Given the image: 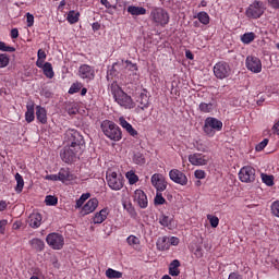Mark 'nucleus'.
I'll return each instance as SVG.
<instances>
[{
    "instance_id": "nucleus-33",
    "label": "nucleus",
    "mask_w": 279,
    "mask_h": 279,
    "mask_svg": "<svg viewBox=\"0 0 279 279\" xmlns=\"http://www.w3.org/2000/svg\"><path fill=\"white\" fill-rule=\"evenodd\" d=\"M26 108L25 121L26 123H33L34 119H36V116L34 114V105H27Z\"/></svg>"
},
{
    "instance_id": "nucleus-23",
    "label": "nucleus",
    "mask_w": 279,
    "mask_h": 279,
    "mask_svg": "<svg viewBox=\"0 0 279 279\" xmlns=\"http://www.w3.org/2000/svg\"><path fill=\"white\" fill-rule=\"evenodd\" d=\"M28 244L35 252H43L45 250V241L40 240L39 238L29 240Z\"/></svg>"
},
{
    "instance_id": "nucleus-8",
    "label": "nucleus",
    "mask_w": 279,
    "mask_h": 279,
    "mask_svg": "<svg viewBox=\"0 0 279 279\" xmlns=\"http://www.w3.org/2000/svg\"><path fill=\"white\" fill-rule=\"evenodd\" d=\"M82 150H76L75 148H72L71 146L66 145L61 150L60 156L63 162L71 165V162H75L77 158H80Z\"/></svg>"
},
{
    "instance_id": "nucleus-21",
    "label": "nucleus",
    "mask_w": 279,
    "mask_h": 279,
    "mask_svg": "<svg viewBox=\"0 0 279 279\" xmlns=\"http://www.w3.org/2000/svg\"><path fill=\"white\" fill-rule=\"evenodd\" d=\"M108 215H110V209H108V207L102 208L100 211L95 214L93 223H104L106 219H108Z\"/></svg>"
},
{
    "instance_id": "nucleus-54",
    "label": "nucleus",
    "mask_w": 279,
    "mask_h": 279,
    "mask_svg": "<svg viewBox=\"0 0 279 279\" xmlns=\"http://www.w3.org/2000/svg\"><path fill=\"white\" fill-rule=\"evenodd\" d=\"M8 226V220H0V234H5V228Z\"/></svg>"
},
{
    "instance_id": "nucleus-7",
    "label": "nucleus",
    "mask_w": 279,
    "mask_h": 279,
    "mask_svg": "<svg viewBox=\"0 0 279 279\" xmlns=\"http://www.w3.org/2000/svg\"><path fill=\"white\" fill-rule=\"evenodd\" d=\"M232 73V68H230V63L226 61H219L214 65V75L217 80H226L230 77Z\"/></svg>"
},
{
    "instance_id": "nucleus-13",
    "label": "nucleus",
    "mask_w": 279,
    "mask_h": 279,
    "mask_svg": "<svg viewBox=\"0 0 279 279\" xmlns=\"http://www.w3.org/2000/svg\"><path fill=\"white\" fill-rule=\"evenodd\" d=\"M169 178L172 182L180 184L181 186H186L189 184V178H186V174L179 169L170 170Z\"/></svg>"
},
{
    "instance_id": "nucleus-42",
    "label": "nucleus",
    "mask_w": 279,
    "mask_h": 279,
    "mask_svg": "<svg viewBox=\"0 0 279 279\" xmlns=\"http://www.w3.org/2000/svg\"><path fill=\"white\" fill-rule=\"evenodd\" d=\"M10 64V56L8 53H0V69H5Z\"/></svg>"
},
{
    "instance_id": "nucleus-49",
    "label": "nucleus",
    "mask_w": 279,
    "mask_h": 279,
    "mask_svg": "<svg viewBox=\"0 0 279 279\" xmlns=\"http://www.w3.org/2000/svg\"><path fill=\"white\" fill-rule=\"evenodd\" d=\"M271 213L275 217H279V201H275L271 204Z\"/></svg>"
},
{
    "instance_id": "nucleus-48",
    "label": "nucleus",
    "mask_w": 279,
    "mask_h": 279,
    "mask_svg": "<svg viewBox=\"0 0 279 279\" xmlns=\"http://www.w3.org/2000/svg\"><path fill=\"white\" fill-rule=\"evenodd\" d=\"M267 145H269V138H264L259 144L256 145L255 149L256 151H263Z\"/></svg>"
},
{
    "instance_id": "nucleus-2",
    "label": "nucleus",
    "mask_w": 279,
    "mask_h": 279,
    "mask_svg": "<svg viewBox=\"0 0 279 279\" xmlns=\"http://www.w3.org/2000/svg\"><path fill=\"white\" fill-rule=\"evenodd\" d=\"M111 93L113 95L114 101L121 106L122 108H125L126 110H132L134 108V100L130 95H128L119 85L112 84L111 85Z\"/></svg>"
},
{
    "instance_id": "nucleus-28",
    "label": "nucleus",
    "mask_w": 279,
    "mask_h": 279,
    "mask_svg": "<svg viewBox=\"0 0 279 279\" xmlns=\"http://www.w3.org/2000/svg\"><path fill=\"white\" fill-rule=\"evenodd\" d=\"M215 110V105L213 102H201L198 105V111L202 114H210Z\"/></svg>"
},
{
    "instance_id": "nucleus-4",
    "label": "nucleus",
    "mask_w": 279,
    "mask_h": 279,
    "mask_svg": "<svg viewBox=\"0 0 279 279\" xmlns=\"http://www.w3.org/2000/svg\"><path fill=\"white\" fill-rule=\"evenodd\" d=\"M223 130V122L217 118L208 117L205 119V123L203 125V132L209 138H213L217 132H221Z\"/></svg>"
},
{
    "instance_id": "nucleus-22",
    "label": "nucleus",
    "mask_w": 279,
    "mask_h": 279,
    "mask_svg": "<svg viewBox=\"0 0 279 279\" xmlns=\"http://www.w3.org/2000/svg\"><path fill=\"white\" fill-rule=\"evenodd\" d=\"M97 206H99V201L97 198H90L84 206L83 213L84 215H90V213H95L97 210Z\"/></svg>"
},
{
    "instance_id": "nucleus-25",
    "label": "nucleus",
    "mask_w": 279,
    "mask_h": 279,
    "mask_svg": "<svg viewBox=\"0 0 279 279\" xmlns=\"http://www.w3.org/2000/svg\"><path fill=\"white\" fill-rule=\"evenodd\" d=\"M171 247V244H169V238L168 236H161L157 240V250L159 252H167Z\"/></svg>"
},
{
    "instance_id": "nucleus-11",
    "label": "nucleus",
    "mask_w": 279,
    "mask_h": 279,
    "mask_svg": "<svg viewBox=\"0 0 279 279\" xmlns=\"http://www.w3.org/2000/svg\"><path fill=\"white\" fill-rule=\"evenodd\" d=\"M245 66L251 73H260L263 71V61L256 56H248L245 60Z\"/></svg>"
},
{
    "instance_id": "nucleus-14",
    "label": "nucleus",
    "mask_w": 279,
    "mask_h": 279,
    "mask_svg": "<svg viewBox=\"0 0 279 279\" xmlns=\"http://www.w3.org/2000/svg\"><path fill=\"white\" fill-rule=\"evenodd\" d=\"M78 77H81V80H86L87 82H93V80H95V68L88 64L80 65Z\"/></svg>"
},
{
    "instance_id": "nucleus-9",
    "label": "nucleus",
    "mask_w": 279,
    "mask_h": 279,
    "mask_svg": "<svg viewBox=\"0 0 279 279\" xmlns=\"http://www.w3.org/2000/svg\"><path fill=\"white\" fill-rule=\"evenodd\" d=\"M247 19H260L265 14V7L260 1H254L248 5L245 12Z\"/></svg>"
},
{
    "instance_id": "nucleus-43",
    "label": "nucleus",
    "mask_w": 279,
    "mask_h": 279,
    "mask_svg": "<svg viewBox=\"0 0 279 279\" xmlns=\"http://www.w3.org/2000/svg\"><path fill=\"white\" fill-rule=\"evenodd\" d=\"M0 51H3L4 53H14L16 48L5 45V41H0Z\"/></svg>"
},
{
    "instance_id": "nucleus-32",
    "label": "nucleus",
    "mask_w": 279,
    "mask_h": 279,
    "mask_svg": "<svg viewBox=\"0 0 279 279\" xmlns=\"http://www.w3.org/2000/svg\"><path fill=\"white\" fill-rule=\"evenodd\" d=\"M15 193H23V187L25 186V180H23V175L21 173L15 174Z\"/></svg>"
},
{
    "instance_id": "nucleus-40",
    "label": "nucleus",
    "mask_w": 279,
    "mask_h": 279,
    "mask_svg": "<svg viewBox=\"0 0 279 279\" xmlns=\"http://www.w3.org/2000/svg\"><path fill=\"white\" fill-rule=\"evenodd\" d=\"M155 206H162V204H167V199L162 197V192H157L154 198Z\"/></svg>"
},
{
    "instance_id": "nucleus-47",
    "label": "nucleus",
    "mask_w": 279,
    "mask_h": 279,
    "mask_svg": "<svg viewBox=\"0 0 279 279\" xmlns=\"http://www.w3.org/2000/svg\"><path fill=\"white\" fill-rule=\"evenodd\" d=\"M133 160L135 165H145V156L141 153L135 154Z\"/></svg>"
},
{
    "instance_id": "nucleus-38",
    "label": "nucleus",
    "mask_w": 279,
    "mask_h": 279,
    "mask_svg": "<svg viewBox=\"0 0 279 279\" xmlns=\"http://www.w3.org/2000/svg\"><path fill=\"white\" fill-rule=\"evenodd\" d=\"M78 21H80V12L70 11L68 13V22L71 25H75V23H77Z\"/></svg>"
},
{
    "instance_id": "nucleus-18",
    "label": "nucleus",
    "mask_w": 279,
    "mask_h": 279,
    "mask_svg": "<svg viewBox=\"0 0 279 279\" xmlns=\"http://www.w3.org/2000/svg\"><path fill=\"white\" fill-rule=\"evenodd\" d=\"M27 223L34 230H36V228H40V226L43 225V215H40L39 213L31 214Z\"/></svg>"
},
{
    "instance_id": "nucleus-56",
    "label": "nucleus",
    "mask_w": 279,
    "mask_h": 279,
    "mask_svg": "<svg viewBox=\"0 0 279 279\" xmlns=\"http://www.w3.org/2000/svg\"><path fill=\"white\" fill-rule=\"evenodd\" d=\"M37 58L38 60H47V52H45L43 49H39L37 52Z\"/></svg>"
},
{
    "instance_id": "nucleus-53",
    "label": "nucleus",
    "mask_w": 279,
    "mask_h": 279,
    "mask_svg": "<svg viewBox=\"0 0 279 279\" xmlns=\"http://www.w3.org/2000/svg\"><path fill=\"white\" fill-rule=\"evenodd\" d=\"M169 245H180V238L178 236H171L168 238Z\"/></svg>"
},
{
    "instance_id": "nucleus-46",
    "label": "nucleus",
    "mask_w": 279,
    "mask_h": 279,
    "mask_svg": "<svg viewBox=\"0 0 279 279\" xmlns=\"http://www.w3.org/2000/svg\"><path fill=\"white\" fill-rule=\"evenodd\" d=\"M207 219H208L211 228H217L219 226V217L213 216V215H208Z\"/></svg>"
},
{
    "instance_id": "nucleus-52",
    "label": "nucleus",
    "mask_w": 279,
    "mask_h": 279,
    "mask_svg": "<svg viewBox=\"0 0 279 279\" xmlns=\"http://www.w3.org/2000/svg\"><path fill=\"white\" fill-rule=\"evenodd\" d=\"M27 27H34V15L26 13Z\"/></svg>"
},
{
    "instance_id": "nucleus-6",
    "label": "nucleus",
    "mask_w": 279,
    "mask_h": 279,
    "mask_svg": "<svg viewBox=\"0 0 279 279\" xmlns=\"http://www.w3.org/2000/svg\"><path fill=\"white\" fill-rule=\"evenodd\" d=\"M106 180L111 191H121V189H123V175L116 171H112L111 169L107 170Z\"/></svg>"
},
{
    "instance_id": "nucleus-35",
    "label": "nucleus",
    "mask_w": 279,
    "mask_h": 279,
    "mask_svg": "<svg viewBox=\"0 0 279 279\" xmlns=\"http://www.w3.org/2000/svg\"><path fill=\"white\" fill-rule=\"evenodd\" d=\"M105 274H106V277L109 279L123 278V272L114 270L112 268H108Z\"/></svg>"
},
{
    "instance_id": "nucleus-16",
    "label": "nucleus",
    "mask_w": 279,
    "mask_h": 279,
    "mask_svg": "<svg viewBox=\"0 0 279 279\" xmlns=\"http://www.w3.org/2000/svg\"><path fill=\"white\" fill-rule=\"evenodd\" d=\"M150 182L157 192L167 191V181H165V177H162V174H153L150 178Z\"/></svg>"
},
{
    "instance_id": "nucleus-31",
    "label": "nucleus",
    "mask_w": 279,
    "mask_h": 279,
    "mask_svg": "<svg viewBox=\"0 0 279 279\" xmlns=\"http://www.w3.org/2000/svg\"><path fill=\"white\" fill-rule=\"evenodd\" d=\"M44 75L48 77V80H53L56 73L53 72V65L50 62H46L43 68Z\"/></svg>"
},
{
    "instance_id": "nucleus-5",
    "label": "nucleus",
    "mask_w": 279,
    "mask_h": 279,
    "mask_svg": "<svg viewBox=\"0 0 279 279\" xmlns=\"http://www.w3.org/2000/svg\"><path fill=\"white\" fill-rule=\"evenodd\" d=\"M68 146L74 148L76 151H82L84 147V136L77 130L70 129L65 132Z\"/></svg>"
},
{
    "instance_id": "nucleus-20",
    "label": "nucleus",
    "mask_w": 279,
    "mask_h": 279,
    "mask_svg": "<svg viewBox=\"0 0 279 279\" xmlns=\"http://www.w3.org/2000/svg\"><path fill=\"white\" fill-rule=\"evenodd\" d=\"M136 101L141 110H147V108H149V95H147V90L144 89V92H142L137 97Z\"/></svg>"
},
{
    "instance_id": "nucleus-58",
    "label": "nucleus",
    "mask_w": 279,
    "mask_h": 279,
    "mask_svg": "<svg viewBox=\"0 0 279 279\" xmlns=\"http://www.w3.org/2000/svg\"><path fill=\"white\" fill-rule=\"evenodd\" d=\"M228 279H243V276H241L239 272H231L229 274Z\"/></svg>"
},
{
    "instance_id": "nucleus-41",
    "label": "nucleus",
    "mask_w": 279,
    "mask_h": 279,
    "mask_svg": "<svg viewBox=\"0 0 279 279\" xmlns=\"http://www.w3.org/2000/svg\"><path fill=\"white\" fill-rule=\"evenodd\" d=\"M262 182L266 184V186H274V175L262 173Z\"/></svg>"
},
{
    "instance_id": "nucleus-36",
    "label": "nucleus",
    "mask_w": 279,
    "mask_h": 279,
    "mask_svg": "<svg viewBox=\"0 0 279 279\" xmlns=\"http://www.w3.org/2000/svg\"><path fill=\"white\" fill-rule=\"evenodd\" d=\"M57 175H58L59 182H66L71 180V172L64 168H62Z\"/></svg>"
},
{
    "instance_id": "nucleus-57",
    "label": "nucleus",
    "mask_w": 279,
    "mask_h": 279,
    "mask_svg": "<svg viewBox=\"0 0 279 279\" xmlns=\"http://www.w3.org/2000/svg\"><path fill=\"white\" fill-rule=\"evenodd\" d=\"M45 180H50L51 182H58V181H60V180L58 179V174H47V175L45 177Z\"/></svg>"
},
{
    "instance_id": "nucleus-51",
    "label": "nucleus",
    "mask_w": 279,
    "mask_h": 279,
    "mask_svg": "<svg viewBox=\"0 0 279 279\" xmlns=\"http://www.w3.org/2000/svg\"><path fill=\"white\" fill-rule=\"evenodd\" d=\"M125 64H126V69H129V71H138V66L136 65V63H132V61L126 60Z\"/></svg>"
},
{
    "instance_id": "nucleus-55",
    "label": "nucleus",
    "mask_w": 279,
    "mask_h": 279,
    "mask_svg": "<svg viewBox=\"0 0 279 279\" xmlns=\"http://www.w3.org/2000/svg\"><path fill=\"white\" fill-rule=\"evenodd\" d=\"M268 5L272 8V10H279V0H268Z\"/></svg>"
},
{
    "instance_id": "nucleus-1",
    "label": "nucleus",
    "mask_w": 279,
    "mask_h": 279,
    "mask_svg": "<svg viewBox=\"0 0 279 279\" xmlns=\"http://www.w3.org/2000/svg\"><path fill=\"white\" fill-rule=\"evenodd\" d=\"M100 130L102 134L109 138V141H113L114 143H119V141L123 138V132L121 131V128L113 121L104 120L100 124Z\"/></svg>"
},
{
    "instance_id": "nucleus-17",
    "label": "nucleus",
    "mask_w": 279,
    "mask_h": 279,
    "mask_svg": "<svg viewBox=\"0 0 279 279\" xmlns=\"http://www.w3.org/2000/svg\"><path fill=\"white\" fill-rule=\"evenodd\" d=\"M134 202L140 206V208H147L149 202L147 201V194L143 190H135Z\"/></svg>"
},
{
    "instance_id": "nucleus-50",
    "label": "nucleus",
    "mask_w": 279,
    "mask_h": 279,
    "mask_svg": "<svg viewBox=\"0 0 279 279\" xmlns=\"http://www.w3.org/2000/svg\"><path fill=\"white\" fill-rule=\"evenodd\" d=\"M194 177L196 178V180H204L206 178V171L195 170Z\"/></svg>"
},
{
    "instance_id": "nucleus-24",
    "label": "nucleus",
    "mask_w": 279,
    "mask_h": 279,
    "mask_svg": "<svg viewBox=\"0 0 279 279\" xmlns=\"http://www.w3.org/2000/svg\"><path fill=\"white\" fill-rule=\"evenodd\" d=\"M36 119H37V121H39V123L45 125L47 123V109H45L41 106H37L36 107Z\"/></svg>"
},
{
    "instance_id": "nucleus-10",
    "label": "nucleus",
    "mask_w": 279,
    "mask_h": 279,
    "mask_svg": "<svg viewBox=\"0 0 279 279\" xmlns=\"http://www.w3.org/2000/svg\"><path fill=\"white\" fill-rule=\"evenodd\" d=\"M46 242L52 250H62L64 247V236L60 233H49L46 236Z\"/></svg>"
},
{
    "instance_id": "nucleus-27",
    "label": "nucleus",
    "mask_w": 279,
    "mask_h": 279,
    "mask_svg": "<svg viewBox=\"0 0 279 279\" xmlns=\"http://www.w3.org/2000/svg\"><path fill=\"white\" fill-rule=\"evenodd\" d=\"M180 262L178 259H173L169 265V276L178 277L180 276Z\"/></svg>"
},
{
    "instance_id": "nucleus-61",
    "label": "nucleus",
    "mask_w": 279,
    "mask_h": 279,
    "mask_svg": "<svg viewBox=\"0 0 279 279\" xmlns=\"http://www.w3.org/2000/svg\"><path fill=\"white\" fill-rule=\"evenodd\" d=\"M100 3H101V5H105V8H107V10H110V8H112V4L108 0H100Z\"/></svg>"
},
{
    "instance_id": "nucleus-12",
    "label": "nucleus",
    "mask_w": 279,
    "mask_h": 279,
    "mask_svg": "<svg viewBox=\"0 0 279 279\" xmlns=\"http://www.w3.org/2000/svg\"><path fill=\"white\" fill-rule=\"evenodd\" d=\"M239 178L241 182H245L246 184L254 182L256 180V169L252 166H244L239 172Z\"/></svg>"
},
{
    "instance_id": "nucleus-37",
    "label": "nucleus",
    "mask_w": 279,
    "mask_h": 279,
    "mask_svg": "<svg viewBox=\"0 0 279 279\" xmlns=\"http://www.w3.org/2000/svg\"><path fill=\"white\" fill-rule=\"evenodd\" d=\"M195 19H198L199 23L203 25H208L210 23V15H208L205 11L198 12Z\"/></svg>"
},
{
    "instance_id": "nucleus-34",
    "label": "nucleus",
    "mask_w": 279,
    "mask_h": 279,
    "mask_svg": "<svg viewBox=\"0 0 279 279\" xmlns=\"http://www.w3.org/2000/svg\"><path fill=\"white\" fill-rule=\"evenodd\" d=\"M241 40L244 45H250L251 43H254L256 40V34L253 32L245 33L241 36Z\"/></svg>"
},
{
    "instance_id": "nucleus-29",
    "label": "nucleus",
    "mask_w": 279,
    "mask_h": 279,
    "mask_svg": "<svg viewBox=\"0 0 279 279\" xmlns=\"http://www.w3.org/2000/svg\"><path fill=\"white\" fill-rule=\"evenodd\" d=\"M159 223L160 226H162L163 228H168L169 230H171V228H173L172 223H173V218L167 216V215H161L159 217Z\"/></svg>"
},
{
    "instance_id": "nucleus-19",
    "label": "nucleus",
    "mask_w": 279,
    "mask_h": 279,
    "mask_svg": "<svg viewBox=\"0 0 279 279\" xmlns=\"http://www.w3.org/2000/svg\"><path fill=\"white\" fill-rule=\"evenodd\" d=\"M119 124L121 125V128H123V130H125L128 132V134H130V136H133V137L138 136V131H136L134 128H132V124H130V122H128V120H125V118L120 117Z\"/></svg>"
},
{
    "instance_id": "nucleus-60",
    "label": "nucleus",
    "mask_w": 279,
    "mask_h": 279,
    "mask_svg": "<svg viewBox=\"0 0 279 279\" xmlns=\"http://www.w3.org/2000/svg\"><path fill=\"white\" fill-rule=\"evenodd\" d=\"M11 38L13 39L19 38V28L11 29Z\"/></svg>"
},
{
    "instance_id": "nucleus-26",
    "label": "nucleus",
    "mask_w": 279,
    "mask_h": 279,
    "mask_svg": "<svg viewBox=\"0 0 279 279\" xmlns=\"http://www.w3.org/2000/svg\"><path fill=\"white\" fill-rule=\"evenodd\" d=\"M128 12H129V14H132V16H143V15L147 14V9H145L143 7L130 5L128 8Z\"/></svg>"
},
{
    "instance_id": "nucleus-39",
    "label": "nucleus",
    "mask_w": 279,
    "mask_h": 279,
    "mask_svg": "<svg viewBox=\"0 0 279 279\" xmlns=\"http://www.w3.org/2000/svg\"><path fill=\"white\" fill-rule=\"evenodd\" d=\"M83 86L84 85L81 82L73 83L68 90L69 95H75V93H80V90H82Z\"/></svg>"
},
{
    "instance_id": "nucleus-15",
    "label": "nucleus",
    "mask_w": 279,
    "mask_h": 279,
    "mask_svg": "<svg viewBox=\"0 0 279 279\" xmlns=\"http://www.w3.org/2000/svg\"><path fill=\"white\" fill-rule=\"evenodd\" d=\"M208 156L201 153H194L189 156V162L194 167H204L208 165Z\"/></svg>"
},
{
    "instance_id": "nucleus-62",
    "label": "nucleus",
    "mask_w": 279,
    "mask_h": 279,
    "mask_svg": "<svg viewBox=\"0 0 279 279\" xmlns=\"http://www.w3.org/2000/svg\"><path fill=\"white\" fill-rule=\"evenodd\" d=\"M36 66H38V69H44L45 68V60L37 59Z\"/></svg>"
},
{
    "instance_id": "nucleus-45",
    "label": "nucleus",
    "mask_w": 279,
    "mask_h": 279,
    "mask_svg": "<svg viewBox=\"0 0 279 279\" xmlns=\"http://www.w3.org/2000/svg\"><path fill=\"white\" fill-rule=\"evenodd\" d=\"M126 180H129V184H136L138 182V175L134 171H129L126 172Z\"/></svg>"
},
{
    "instance_id": "nucleus-64",
    "label": "nucleus",
    "mask_w": 279,
    "mask_h": 279,
    "mask_svg": "<svg viewBox=\"0 0 279 279\" xmlns=\"http://www.w3.org/2000/svg\"><path fill=\"white\" fill-rule=\"evenodd\" d=\"M68 113L69 114H77V109L72 107V108L68 109Z\"/></svg>"
},
{
    "instance_id": "nucleus-59",
    "label": "nucleus",
    "mask_w": 279,
    "mask_h": 279,
    "mask_svg": "<svg viewBox=\"0 0 279 279\" xmlns=\"http://www.w3.org/2000/svg\"><path fill=\"white\" fill-rule=\"evenodd\" d=\"M123 207L125 210H128V213H130V215H133L134 213V207H132V204L129 203V204H123Z\"/></svg>"
},
{
    "instance_id": "nucleus-3",
    "label": "nucleus",
    "mask_w": 279,
    "mask_h": 279,
    "mask_svg": "<svg viewBox=\"0 0 279 279\" xmlns=\"http://www.w3.org/2000/svg\"><path fill=\"white\" fill-rule=\"evenodd\" d=\"M149 19L156 27H167V25H169V21H171L169 12L160 7L151 9Z\"/></svg>"
},
{
    "instance_id": "nucleus-63",
    "label": "nucleus",
    "mask_w": 279,
    "mask_h": 279,
    "mask_svg": "<svg viewBox=\"0 0 279 279\" xmlns=\"http://www.w3.org/2000/svg\"><path fill=\"white\" fill-rule=\"evenodd\" d=\"M8 208V203L5 201H0V213H3Z\"/></svg>"
},
{
    "instance_id": "nucleus-30",
    "label": "nucleus",
    "mask_w": 279,
    "mask_h": 279,
    "mask_svg": "<svg viewBox=\"0 0 279 279\" xmlns=\"http://www.w3.org/2000/svg\"><path fill=\"white\" fill-rule=\"evenodd\" d=\"M126 243L130 245V247H133V250H136L138 245H141V239L134 234H131L126 238Z\"/></svg>"
},
{
    "instance_id": "nucleus-44",
    "label": "nucleus",
    "mask_w": 279,
    "mask_h": 279,
    "mask_svg": "<svg viewBox=\"0 0 279 279\" xmlns=\"http://www.w3.org/2000/svg\"><path fill=\"white\" fill-rule=\"evenodd\" d=\"M46 206H58V197L53 195H47L45 198Z\"/></svg>"
}]
</instances>
